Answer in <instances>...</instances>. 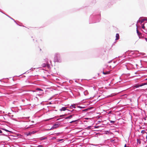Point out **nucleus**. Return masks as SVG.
Here are the masks:
<instances>
[{"mask_svg": "<svg viewBox=\"0 0 147 147\" xmlns=\"http://www.w3.org/2000/svg\"><path fill=\"white\" fill-rule=\"evenodd\" d=\"M54 61L55 62H58L60 60V58L59 55L57 54H56L55 55L54 57Z\"/></svg>", "mask_w": 147, "mask_h": 147, "instance_id": "f257e3e1", "label": "nucleus"}, {"mask_svg": "<svg viewBox=\"0 0 147 147\" xmlns=\"http://www.w3.org/2000/svg\"><path fill=\"white\" fill-rule=\"evenodd\" d=\"M59 126V125L58 124H55L53 126L52 128L53 129L56 128L58 127Z\"/></svg>", "mask_w": 147, "mask_h": 147, "instance_id": "6e6552de", "label": "nucleus"}, {"mask_svg": "<svg viewBox=\"0 0 147 147\" xmlns=\"http://www.w3.org/2000/svg\"><path fill=\"white\" fill-rule=\"evenodd\" d=\"M99 126H92V131H98V130L97 129V128H98Z\"/></svg>", "mask_w": 147, "mask_h": 147, "instance_id": "7ed1b4c3", "label": "nucleus"}, {"mask_svg": "<svg viewBox=\"0 0 147 147\" xmlns=\"http://www.w3.org/2000/svg\"><path fill=\"white\" fill-rule=\"evenodd\" d=\"M116 38L115 39V40H118L119 39V35L117 33L116 34Z\"/></svg>", "mask_w": 147, "mask_h": 147, "instance_id": "0eeeda50", "label": "nucleus"}, {"mask_svg": "<svg viewBox=\"0 0 147 147\" xmlns=\"http://www.w3.org/2000/svg\"><path fill=\"white\" fill-rule=\"evenodd\" d=\"M36 90L38 91H42V90L40 88H37L36 89Z\"/></svg>", "mask_w": 147, "mask_h": 147, "instance_id": "a211bd4d", "label": "nucleus"}, {"mask_svg": "<svg viewBox=\"0 0 147 147\" xmlns=\"http://www.w3.org/2000/svg\"><path fill=\"white\" fill-rule=\"evenodd\" d=\"M2 133V131L0 129V133Z\"/></svg>", "mask_w": 147, "mask_h": 147, "instance_id": "a878e982", "label": "nucleus"}, {"mask_svg": "<svg viewBox=\"0 0 147 147\" xmlns=\"http://www.w3.org/2000/svg\"><path fill=\"white\" fill-rule=\"evenodd\" d=\"M66 108L65 107H63L61 109H60V111H65L66 110Z\"/></svg>", "mask_w": 147, "mask_h": 147, "instance_id": "1a4fd4ad", "label": "nucleus"}, {"mask_svg": "<svg viewBox=\"0 0 147 147\" xmlns=\"http://www.w3.org/2000/svg\"><path fill=\"white\" fill-rule=\"evenodd\" d=\"M137 34L140 33V32H139L138 30L137 29Z\"/></svg>", "mask_w": 147, "mask_h": 147, "instance_id": "393cba45", "label": "nucleus"}, {"mask_svg": "<svg viewBox=\"0 0 147 147\" xmlns=\"http://www.w3.org/2000/svg\"><path fill=\"white\" fill-rule=\"evenodd\" d=\"M61 141V140H59V141Z\"/></svg>", "mask_w": 147, "mask_h": 147, "instance_id": "2f4dec72", "label": "nucleus"}, {"mask_svg": "<svg viewBox=\"0 0 147 147\" xmlns=\"http://www.w3.org/2000/svg\"><path fill=\"white\" fill-rule=\"evenodd\" d=\"M145 20H144V19H143V20H142L141 21V23H142Z\"/></svg>", "mask_w": 147, "mask_h": 147, "instance_id": "5701e85b", "label": "nucleus"}, {"mask_svg": "<svg viewBox=\"0 0 147 147\" xmlns=\"http://www.w3.org/2000/svg\"><path fill=\"white\" fill-rule=\"evenodd\" d=\"M96 113L97 114H99V113Z\"/></svg>", "mask_w": 147, "mask_h": 147, "instance_id": "c85d7f7f", "label": "nucleus"}, {"mask_svg": "<svg viewBox=\"0 0 147 147\" xmlns=\"http://www.w3.org/2000/svg\"><path fill=\"white\" fill-rule=\"evenodd\" d=\"M32 134V132H29L28 133H27V136L30 135Z\"/></svg>", "mask_w": 147, "mask_h": 147, "instance_id": "6ab92c4d", "label": "nucleus"}, {"mask_svg": "<svg viewBox=\"0 0 147 147\" xmlns=\"http://www.w3.org/2000/svg\"><path fill=\"white\" fill-rule=\"evenodd\" d=\"M115 121H110V122L112 123H115Z\"/></svg>", "mask_w": 147, "mask_h": 147, "instance_id": "4be33fe9", "label": "nucleus"}, {"mask_svg": "<svg viewBox=\"0 0 147 147\" xmlns=\"http://www.w3.org/2000/svg\"><path fill=\"white\" fill-rule=\"evenodd\" d=\"M77 121V120H74V121H71V122H70V123H73V122H75L76 121Z\"/></svg>", "mask_w": 147, "mask_h": 147, "instance_id": "aec40b11", "label": "nucleus"}, {"mask_svg": "<svg viewBox=\"0 0 147 147\" xmlns=\"http://www.w3.org/2000/svg\"><path fill=\"white\" fill-rule=\"evenodd\" d=\"M141 133H142V134H144V133H146V134H147L145 130H142L141 131Z\"/></svg>", "mask_w": 147, "mask_h": 147, "instance_id": "2eb2a0df", "label": "nucleus"}, {"mask_svg": "<svg viewBox=\"0 0 147 147\" xmlns=\"http://www.w3.org/2000/svg\"><path fill=\"white\" fill-rule=\"evenodd\" d=\"M72 116H73V115H70V116L66 117V119H71V118L72 117Z\"/></svg>", "mask_w": 147, "mask_h": 147, "instance_id": "9b49d317", "label": "nucleus"}, {"mask_svg": "<svg viewBox=\"0 0 147 147\" xmlns=\"http://www.w3.org/2000/svg\"><path fill=\"white\" fill-rule=\"evenodd\" d=\"M140 84L136 85H135L134 86V87H135L136 88H138V87H139L141 86H140Z\"/></svg>", "mask_w": 147, "mask_h": 147, "instance_id": "4468645a", "label": "nucleus"}, {"mask_svg": "<svg viewBox=\"0 0 147 147\" xmlns=\"http://www.w3.org/2000/svg\"><path fill=\"white\" fill-rule=\"evenodd\" d=\"M110 71H107L106 72H104V71H103L102 72V73L104 75H106V74H110Z\"/></svg>", "mask_w": 147, "mask_h": 147, "instance_id": "39448f33", "label": "nucleus"}, {"mask_svg": "<svg viewBox=\"0 0 147 147\" xmlns=\"http://www.w3.org/2000/svg\"><path fill=\"white\" fill-rule=\"evenodd\" d=\"M37 147H43V146L41 145H39L37 146Z\"/></svg>", "mask_w": 147, "mask_h": 147, "instance_id": "b1692460", "label": "nucleus"}, {"mask_svg": "<svg viewBox=\"0 0 147 147\" xmlns=\"http://www.w3.org/2000/svg\"><path fill=\"white\" fill-rule=\"evenodd\" d=\"M47 139V137H42L40 138V140H46Z\"/></svg>", "mask_w": 147, "mask_h": 147, "instance_id": "9d476101", "label": "nucleus"}, {"mask_svg": "<svg viewBox=\"0 0 147 147\" xmlns=\"http://www.w3.org/2000/svg\"><path fill=\"white\" fill-rule=\"evenodd\" d=\"M95 117V116H94L93 117H94H94Z\"/></svg>", "mask_w": 147, "mask_h": 147, "instance_id": "473e14b6", "label": "nucleus"}, {"mask_svg": "<svg viewBox=\"0 0 147 147\" xmlns=\"http://www.w3.org/2000/svg\"><path fill=\"white\" fill-rule=\"evenodd\" d=\"M137 141L138 143H139V144H140L141 143V142L140 141V140L139 139H137Z\"/></svg>", "mask_w": 147, "mask_h": 147, "instance_id": "ddd939ff", "label": "nucleus"}, {"mask_svg": "<svg viewBox=\"0 0 147 147\" xmlns=\"http://www.w3.org/2000/svg\"><path fill=\"white\" fill-rule=\"evenodd\" d=\"M138 34L140 38H143V36H142V34L140 32Z\"/></svg>", "mask_w": 147, "mask_h": 147, "instance_id": "423d86ee", "label": "nucleus"}, {"mask_svg": "<svg viewBox=\"0 0 147 147\" xmlns=\"http://www.w3.org/2000/svg\"><path fill=\"white\" fill-rule=\"evenodd\" d=\"M76 105H71V106H70V108H76L75 107Z\"/></svg>", "mask_w": 147, "mask_h": 147, "instance_id": "f8f14e48", "label": "nucleus"}, {"mask_svg": "<svg viewBox=\"0 0 147 147\" xmlns=\"http://www.w3.org/2000/svg\"><path fill=\"white\" fill-rule=\"evenodd\" d=\"M98 95H96L92 97V102H93L94 103H96L98 101Z\"/></svg>", "mask_w": 147, "mask_h": 147, "instance_id": "f03ea898", "label": "nucleus"}, {"mask_svg": "<svg viewBox=\"0 0 147 147\" xmlns=\"http://www.w3.org/2000/svg\"><path fill=\"white\" fill-rule=\"evenodd\" d=\"M42 66L43 67H45L46 66H47L48 67H49L50 66L49 64L48 63L46 64L45 63H42Z\"/></svg>", "mask_w": 147, "mask_h": 147, "instance_id": "20e7f679", "label": "nucleus"}, {"mask_svg": "<svg viewBox=\"0 0 147 147\" xmlns=\"http://www.w3.org/2000/svg\"><path fill=\"white\" fill-rule=\"evenodd\" d=\"M98 123H99L100 122V121H98Z\"/></svg>", "mask_w": 147, "mask_h": 147, "instance_id": "c756f323", "label": "nucleus"}, {"mask_svg": "<svg viewBox=\"0 0 147 147\" xmlns=\"http://www.w3.org/2000/svg\"><path fill=\"white\" fill-rule=\"evenodd\" d=\"M2 129V130H5V131H7V132H10V131H9V130H7V129H5L3 128V129Z\"/></svg>", "mask_w": 147, "mask_h": 147, "instance_id": "f3484780", "label": "nucleus"}, {"mask_svg": "<svg viewBox=\"0 0 147 147\" xmlns=\"http://www.w3.org/2000/svg\"><path fill=\"white\" fill-rule=\"evenodd\" d=\"M144 24H143L142 25V28L144 29H145V27L144 26Z\"/></svg>", "mask_w": 147, "mask_h": 147, "instance_id": "412c9836", "label": "nucleus"}, {"mask_svg": "<svg viewBox=\"0 0 147 147\" xmlns=\"http://www.w3.org/2000/svg\"><path fill=\"white\" fill-rule=\"evenodd\" d=\"M145 39L146 40V41L147 42V38H145Z\"/></svg>", "mask_w": 147, "mask_h": 147, "instance_id": "bb28decb", "label": "nucleus"}, {"mask_svg": "<svg viewBox=\"0 0 147 147\" xmlns=\"http://www.w3.org/2000/svg\"><path fill=\"white\" fill-rule=\"evenodd\" d=\"M146 84H147V83H142V84H140V86H143V85H145Z\"/></svg>", "mask_w": 147, "mask_h": 147, "instance_id": "dca6fc26", "label": "nucleus"}, {"mask_svg": "<svg viewBox=\"0 0 147 147\" xmlns=\"http://www.w3.org/2000/svg\"><path fill=\"white\" fill-rule=\"evenodd\" d=\"M147 134V136H146V138L147 139V134Z\"/></svg>", "mask_w": 147, "mask_h": 147, "instance_id": "7c9ffc66", "label": "nucleus"}, {"mask_svg": "<svg viewBox=\"0 0 147 147\" xmlns=\"http://www.w3.org/2000/svg\"><path fill=\"white\" fill-rule=\"evenodd\" d=\"M32 134H34V133H35V132H34V131H32Z\"/></svg>", "mask_w": 147, "mask_h": 147, "instance_id": "cd10ccee", "label": "nucleus"}]
</instances>
